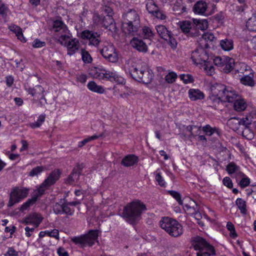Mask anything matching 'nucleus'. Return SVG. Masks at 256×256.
<instances>
[{"label": "nucleus", "mask_w": 256, "mask_h": 256, "mask_svg": "<svg viewBox=\"0 0 256 256\" xmlns=\"http://www.w3.org/2000/svg\"><path fill=\"white\" fill-rule=\"evenodd\" d=\"M146 210V206L140 200H134L124 207L122 216L127 222L134 224L140 220L142 212Z\"/></svg>", "instance_id": "f257e3e1"}, {"label": "nucleus", "mask_w": 256, "mask_h": 256, "mask_svg": "<svg viewBox=\"0 0 256 256\" xmlns=\"http://www.w3.org/2000/svg\"><path fill=\"white\" fill-rule=\"evenodd\" d=\"M122 30L126 34L134 36L140 27V18L135 10H130L123 15Z\"/></svg>", "instance_id": "f03ea898"}, {"label": "nucleus", "mask_w": 256, "mask_h": 256, "mask_svg": "<svg viewBox=\"0 0 256 256\" xmlns=\"http://www.w3.org/2000/svg\"><path fill=\"white\" fill-rule=\"evenodd\" d=\"M128 72L134 80L146 84L150 83L154 77L153 72L146 65L132 64L128 68Z\"/></svg>", "instance_id": "7ed1b4c3"}, {"label": "nucleus", "mask_w": 256, "mask_h": 256, "mask_svg": "<svg viewBox=\"0 0 256 256\" xmlns=\"http://www.w3.org/2000/svg\"><path fill=\"white\" fill-rule=\"evenodd\" d=\"M160 227L164 230L171 236L176 238L183 233L182 225L176 220L168 217H164L160 222Z\"/></svg>", "instance_id": "20e7f679"}, {"label": "nucleus", "mask_w": 256, "mask_h": 256, "mask_svg": "<svg viewBox=\"0 0 256 256\" xmlns=\"http://www.w3.org/2000/svg\"><path fill=\"white\" fill-rule=\"evenodd\" d=\"M211 92L215 94H219L224 102H233L238 96L236 92L230 87L221 84H215L210 88Z\"/></svg>", "instance_id": "39448f33"}, {"label": "nucleus", "mask_w": 256, "mask_h": 256, "mask_svg": "<svg viewBox=\"0 0 256 256\" xmlns=\"http://www.w3.org/2000/svg\"><path fill=\"white\" fill-rule=\"evenodd\" d=\"M192 245L194 249L198 250L197 256H210L216 254L214 248L202 237H195L192 240Z\"/></svg>", "instance_id": "423d86ee"}, {"label": "nucleus", "mask_w": 256, "mask_h": 256, "mask_svg": "<svg viewBox=\"0 0 256 256\" xmlns=\"http://www.w3.org/2000/svg\"><path fill=\"white\" fill-rule=\"evenodd\" d=\"M94 22L98 26L108 30L112 32L116 33L117 28L112 17V15H100L95 14L94 16Z\"/></svg>", "instance_id": "0eeeda50"}, {"label": "nucleus", "mask_w": 256, "mask_h": 256, "mask_svg": "<svg viewBox=\"0 0 256 256\" xmlns=\"http://www.w3.org/2000/svg\"><path fill=\"white\" fill-rule=\"evenodd\" d=\"M100 52L106 60L110 62L116 63L118 61V52L112 44L104 43Z\"/></svg>", "instance_id": "6e6552de"}, {"label": "nucleus", "mask_w": 256, "mask_h": 256, "mask_svg": "<svg viewBox=\"0 0 256 256\" xmlns=\"http://www.w3.org/2000/svg\"><path fill=\"white\" fill-rule=\"evenodd\" d=\"M98 238V230H91L88 234L78 237H74L72 241L74 244H80L82 246L86 245L92 246L97 241Z\"/></svg>", "instance_id": "1a4fd4ad"}, {"label": "nucleus", "mask_w": 256, "mask_h": 256, "mask_svg": "<svg viewBox=\"0 0 256 256\" xmlns=\"http://www.w3.org/2000/svg\"><path fill=\"white\" fill-rule=\"evenodd\" d=\"M28 192L29 189L26 188H14L10 194V200L8 206L11 207L16 204L20 202L27 196Z\"/></svg>", "instance_id": "9d476101"}, {"label": "nucleus", "mask_w": 256, "mask_h": 256, "mask_svg": "<svg viewBox=\"0 0 256 256\" xmlns=\"http://www.w3.org/2000/svg\"><path fill=\"white\" fill-rule=\"evenodd\" d=\"M94 77L99 80H109L115 82L118 84H124L125 80L116 72H111L106 70H102L100 72H96Z\"/></svg>", "instance_id": "9b49d317"}, {"label": "nucleus", "mask_w": 256, "mask_h": 256, "mask_svg": "<svg viewBox=\"0 0 256 256\" xmlns=\"http://www.w3.org/2000/svg\"><path fill=\"white\" fill-rule=\"evenodd\" d=\"M52 30L58 36H60L58 40H65L70 38L68 28L62 20H56L54 22Z\"/></svg>", "instance_id": "f8f14e48"}, {"label": "nucleus", "mask_w": 256, "mask_h": 256, "mask_svg": "<svg viewBox=\"0 0 256 256\" xmlns=\"http://www.w3.org/2000/svg\"><path fill=\"white\" fill-rule=\"evenodd\" d=\"M202 46L196 48L192 53L191 58L196 64H202L207 62L208 56Z\"/></svg>", "instance_id": "ddd939ff"}, {"label": "nucleus", "mask_w": 256, "mask_h": 256, "mask_svg": "<svg viewBox=\"0 0 256 256\" xmlns=\"http://www.w3.org/2000/svg\"><path fill=\"white\" fill-rule=\"evenodd\" d=\"M57 42L62 46H66L68 50V54L72 56L79 49L80 42L76 38L68 39L64 40H58Z\"/></svg>", "instance_id": "4468645a"}, {"label": "nucleus", "mask_w": 256, "mask_h": 256, "mask_svg": "<svg viewBox=\"0 0 256 256\" xmlns=\"http://www.w3.org/2000/svg\"><path fill=\"white\" fill-rule=\"evenodd\" d=\"M180 26L182 31L188 37L195 38L200 34L199 31L194 27V24L189 21L180 22Z\"/></svg>", "instance_id": "2eb2a0df"}, {"label": "nucleus", "mask_w": 256, "mask_h": 256, "mask_svg": "<svg viewBox=\"0 0 256 256\" xmlns=\"http://www.w3.org/2000/svg\"><path fill=\"white\" fill-rule=\"evenodd\" d=\"M82 39L89 40V44L98 47L100 42V34L96 32L90 30H84L81 33Z\"/></svg>", "instance_id": "dca6fc26"}, {"label": "nucleus", "mask_w": 256, "mask_h": 256, "mask_svg": "<svg viewBox=\"0 0 256 256\" xmlns=\"http://www.w3.org/2000/svg\"><path fill=\"white\" fill-rule=\"evenodd\" d=\"M25 90L31 94L33 97L38 98L41 97V99H44L45 103H47L46 100L45 98V90L40 85H36L34 88L27 87L24 86Z\"/></svg>", "instance_id": "f3484780"}, {"label": "nucleus", "mask_w": 256, "mask_h": 256, "mask_svg": "<svg viewBox=\"0 0 256 256\" xmlns=\"http://www.w3.org/2000/svg\"><path fill=\"white\" fill-rule=\"evenodd\" d=\"M130 44L133 48L140 52L146 53L148 50V47L146 43L138 38L134 37L131 40Z\"/></svg>", "instance_id": "a211bd4d"}, {"label": "nucleus", "mask_w": 256, "mask_h": 256, "mask_svg": "<svg viewBox=\"0 0 256 256\" xmlns=\"http://www.w3.org/2000/svg\"><path fill=\"white\" fill-rule=\"evenodd\" d=\"M84 166L83 164H78L73 169L71 174L68 178L67 181L68 184L74 182L79 178L80 175Z\"/></svg>", "instance_id": "6ab92c4d"}, {"label": "nucleus", "mask_w": 256, "mask_h": 256, "mask_svg": "<svg viewBox=\"0 0 256 256\" xmlns=\"http://www.w3.org/2000/svg\"><path fill=\"white\" fill-rule=\"evenodd\" d=\"M216 39L212 33L205 32L202 36L200 44L204 48H208L210 46L208 42L212 44L216 40Z\"/></svg>", "instance_id": "aec40b11"}, {"label": "nucleus", "mask_w": 256, "mask_h": 256, "mask_svg": "<svg viewBox=\"0 0 256 256\" xmlns=\"http://www.w3.org/2000/svg\"><path fill=\"white\" fill-rule=\"evenodd\" d=\"M156 29L158 36L165 40L170 38V36L172 32L164 25H157L156 26Z\"/></svg>", "instance_id": "412c9836"}, {"label": "nucleus", "mask_w": 256, "mask_h": 256, "mask_svg": "<svg viewBox=\"0 0 256 256\" xmlns=\"http://www.w3.org/2000/svg\"><path fill=\"white\" fill-rule=\"evenodd\" d=\"M42 218L40 214L34 213L26 218L24 222L26 224H33L36 227H38L42 222Z\"/></svg>", "instance_id": "4be33fe9"}, {"label": "nucleus", "mask_w": 256, "mask_h": 256, "mask_svg": "<svg viewBox=\"0 0 256 256\" xmlns=\"http://www.w3.org/2000/svg\"><path fill=\"white\" fill-rule=\"evenodd\" d=\"M138 161V156L134 154H128L124 157L121 162V164L126 166L129 167L137 164Z\"/></svg>", "instance_id": "5701e85b"}, {"label": "nucleus", "mask_w": 256, "mask_h": 256, "mask_svg": "<svg viewBox=\"0 0 256 256\" xmlns=\"http://www.w3.org/2000/svg\"><path fill=\"white\" fill-rule=\"evenodd\" d=\"M60 175V172L59 170H56L51 172L46 179L44 182L48 186L54 184L59 179Z\"/></svg>", "instance_id": "b1692460"}, {"label": "nucleus", "mask_w": 256, "mask_h": 256, "mask_svg": "<svg viewBox=\"0 0 256 256\" xmlns=\"http://www.w3.org/2000/svg\"><path fill=\"white\" fill-rule=\"evenodd\" d=\"M188 94L190 99L192 101L202 100L204 98V94L198 89L190 88Z\"/></svg>", "instance_id": "393cba45"}, {"label": "nucleus", "mask_w": 256, "mask_h": 256, "mask_svg": "<svg viewBox=\"0 0 256 256\" xmlns=\"http://www.w3.org/2000/svg\"><path fill=\"white\" fill-rule=\"evenodd\" d=\"M208 6L205 2L199 0L194 4L193 7V11L195 14H204Z\"/></svg>", "instance_id": "a878e982"}, {"label": "nucleus", "mask_w": 256, "mask_h": 256, "mask_svg": "<svg viewBox=\"0 0 256 256\" xmlns=\"http://www.w3.org/2000/svg\"><path fill=\"white\" fill-rule=\"evenodd\" d=\"M240 82L244 85L253 86H254V74L250 72L245 75H244L240 78Z\"/></svg>", "instance_id": "bb28decb"}, {"label": "nucleus", "mask_w": 256, "mask_h": 256, "mask_svg": "<svg viewBox=\"0 0 256 256\" xmlns=\"http://www.w3.org/2000/svg\"><path fill=\"white\" fill-rule=\"evenodd\" d=\"M212 95L209 97L208 102L211 104V106L216 108V107L220 104L224 102L223 100L219 94H215L212 92H211Z\"/></svg>", "instance_id": "cd10ccee"}, {"label": "nucleus", "mask_w": 256, "mask_h": 256, "mask_svg": "<svg viewBox=\"0 0 256 256\" xmlns=\"http://www.w3.org/2000/svg\"><path fill=\"white\" fill-rule=\"evenodd\" d=\"M202 130L206 135L208 136H211L214 134H216L218 136L220 134V131L218 128L216 127L212 128L209 124H206L203 126Z\"/></svg>", "instance_id": "c85d7f7f"}, {"label": "nucleus", "mask_w": 256, "mask_h": 256, "mask_svg": "<svg viewBox=\"0 0 256 256\" xmlns=\"http://www.w3.org/2000/svg\"><path fill=\"white\" fill-rule=\"evenodd\" d=\"M88 88L92 92L98 94H103L104 88L101 86L98 85L94 81L90 82L87 85Z\"/></svg>", "instance_id": "c756f323"}, {"label": "nucleus", "mask_w": 256, "mask_h": 256, "mask_svg": "<svg viewBox=\"0 0 256 256\" xmlns=\"http://www.w3.org/2000/svg\"><path fill=\"white\" fill-rule=\"evenodd\" d=\"M221 48L225 51H230L234 48L233 41L231 39L225 38L220 42Z\"/></svg>", "instance_id": "7c9ffc66"}, {"label": "nucleus", "mask_w": 256, "mask_h": 256, "mask_svg": "<svg viewBox=\"0 0 256 256\" xmlns=\"http://www.w3.org/2000/svg\"><path fill=\"white\" fill-rule=\"evenodd\" d=\"M249 71L251 72L252 70L250 67L246 65L245 64L242 63L240 64V67L239 69L236 70L234 71V74L235 76L242 77L244 74L245 72Z\"/></svg>", "instance_id": "2f4dec72"}, {"label": "nucleus", "mask_w": 256, "mask_h": 256, "mask_svg": "<svg viewBox=\"0 0 256 256\" xmlns=\"http://www.w3.org/2000/svg\"><path fill=\"white\" fill-rule=\"evenodd\" d=\"M195 28L204 30L208 28V22L206 20H194V24Z\"/></svg>", "instance_id": "473e14b6"}, {"label": "nucleus", "mask_w": 256, "mask_h": 256, "mask_svg": "<svg viewBox=\"0 0 256 256\" xmlns=\"http://www.w3.org/2000/svg\"><path fill=\"white\" fill-rule=\"evenodd\" d=\"M234 102V108L238 112L244 110L247 106V104L243 99L237 98Z\"/></svg>", "instance_id": "72a5a7b5"}, {"label": "nucleus", "mask_w": 256, "mask_h": 256, "mask_svg": "<svg viewBox=\"0 0 256 256\" xmlns=\"http://www.w3.org/2000/svg\"><path fill=\"white\" fill-rule=\"evenodd\" d=\"M196 208L194 206H190L189 204H186L184 206V210L190 214L194 215L196 218H199L200 217V214L198 212L197 206L196 204Z\"/></svg>", "instance_id": "f704fd0d"}, {"label": "nucleus", "mask_w": 256, "mask_h": 256, "mask_svg": "<svg viewBox=\"0 0 256 256\" xmlns=\"http://www.w3.org/2000/svg\"><path fill=\"white\" fill-rule=\"evenodd\" d=\"M246 26L250 31H256V16H252L248 20Z\"/></svg>", "instance_id": "c9c22d12"}, {"label": "nucleus", "mask_w": 256, "mask_h": 256, "mask_svg": "<svg viewBox=\"0 0 256 256\" xmlns=\"http://www.w3.org/2000/svg\"><path fill=\"white\" fill-rule=\"evenodd\" d=\"M236 204L238 206V209L240 210L241 214H246L247 212V210L246 208V201L241 198H238L236 199Z\"/></svg>", "instance_id": "e433bc0d"}, {"label": "nucleus", "mask_w": 256, "mask_h": 256, "mask_svg": "<svg viewBox=\"0 0 256 256\" xmlns=\"http://www.w3.org/2000/svg\"><path fill=\"white\" fill-rule=\"evenodd\" d=\"M46 118V114H42L39 116L36 122L30 123V126L32 128H36L40 127L43 122H44Z\"/></svg>", "instance_id": "4c0bfd02"}, {"label": "nucleus", "mask_w": 256, "mask_h": 256, "mask_svg": "<svg viewBox=\"0 0 256 256\" xmlns=\"http://www.w3.org/2000/svg\"><path fill=\"white\" fill-rule=\"evenodd\" d=\"M142 30L144 39L150 40L154 38V33L150 28L144 26L142 28Z\"/></svg>", "instance_id": "58836bf2"}, {"label": "nucleus", "mask_w": 256, "mask_h": 256, "mask_svg": "<svg viewBox=\"0 0 256 256\" xmlns=\"http://www.w3.org/2000/svg\"><path fill=\"white\" fill-rule=\"evenodd\" d=\"M37 200V196H33L32 198L28 199L25 202H24L20 206V211H24L28 208L30 206L34 204Z\"/></svg>", "instance_id": "ea45409f"}, {"label": "nucleus", "mask_w": 256, "mask_h": 256, "mask_svg": "<svg viewBox=\"0 0 256 256\" xmlns=\"http://www.w3.org/2000/svg\"><path fill=\"white\" fill-rule=\"evenodd\" d=\"M146 7L148 12L152 14H154L158 9V7L153 0H148Z\"/></svg>", "instance_id": "a19ab883"}, {"label": "nucleus", "mask_w": 256, "mask_h": 256, "mask_svg": "<svg viewBox=\"0 0 256 256\" xmlns=\"http://www.w3.org/2000/svg\"><path fill=\"white\" fill-rule=\"evenodd\" d=\"M81 54L82 60L84 63L89 64L92 62V58L88 51L83 48H82Z\"/></svg>", "instance_id": "79ce46f5"}, {"label": "nucleus", "mask_w": 256, "mask_h": 256, "mask_svg": "<svg viewBox=\"0 0 256 256\" xmlns=\"http://www.w3.org/2000/svg\"><path fill=\"white\" fill-rule=\"evenodd\" d=\"M103 135H104V134L102 133L100 135H94L91 136H89L88 138H85L84 140H82V141L79 142L78 146L79 148H81V147L83 146L84 145H85L88 142H89L91 140H96L100 137H102L103 136Z\"/></svg>", "instance_id": "37998d69"}, {"label": "nucleus", "mask_w": 256, "mask_h": 256, "mask_svg": "<svg viewBox=\"0 0 256 256\" xmlns=\"http://www.w3.org/2000/svg\"><path fill=\"white\" fill-rule=\"evenodd\" d=\"M48 186L45 182H44L40 185L37 190V193L34 196H37V198L44 194L46 190L48 189Z\"/></svg>", "instance_id": "c03bdc74"}, {"label": "nucleus", "mask_w": 256, "mask_h": 256, "mask_svg": "<svg viewBox=\"0 0 256 256\" xmlns=\"http://www.w3.org/2000/svg\"><path fill=\"white\" fill-rule=\"evenodd\" d=\"M233 120L236 121L237 123L238 124H242V125L245 126H246V128H247V126L249 124H251V122H252L250 120H249L247 117H246L245 118H243L242 119L240 120L238 119H236L235 118H232L228 120V122L230 123V122H232Z\"/></svg>", "instance_id": "a18cd8bd"}, {"label": "nucleus", "mask_w": 256, "mask_h": 256, "mask_svg": "<svg viewBox=\"0 0 256 256\" xmlns=\"http://www.w3.org/2000/svg\"><path fill=\"white\" fill-rule=\"evenodd\" d=\"M234 60L232 58H229L228 59V61L226 62V66H224V68H223V70L225 72H229L234 68Z\"/></svg>", "instance_id": "49530a36"}, {"label": "nucleus", "mask_w": 256, "mask_h": 256, "mask_svg": "<svg viewBox=\"0 0 256 256\" xmlns=\"http://www.w3.org/2000/svg\"><path fill=\"white\" fill-rule=\"evenodd\" d=\"M62 201L60 200V202H56L53 206L54 212L56 214H62L63 202Z\"/></svg>", "instance_id": "de8ad7c7"}, {"label": "nucleus", "mask_w": 256, "mask_h": 256, "mask_svg": "<svg viewBox=\"0 0 256 256\" xmlns=\"http://www.w3.org/2000/svg\"><path fill=\"white\" fill-rule=\"evenodd\" d=\"M177 74L176 73L173 72H169L166 76H165V80L166 82L168 84H172L174 82L176 78Z\"/></svg>", "instance_id": "09e8293b"}, {"label": "nucleus", "mask_w": 256, "mask_h": 256, "mask_svg": "<svg viewBox=\"0 0 256 256\" xmlns=\"http://www.w3.org/2000/svg\"><path fill=\"white\" fill-rule=\"evenodd\" d=\"M226 228L230 232V236L232 238H235L238 235L235 230V228L233 224L230 222H227Z\"/></svg>", "instance_id": "8fccbe9b"}, {"label": "nucleus", "mask_w": 256, "mask_h": 256, "mask_svg": "<svg viewBox=\"0 0 256 256\" xmlns=\"http://www.w3.org/2000/svg\"><path fill=\"white\" fill-rule=\"evenodd\" d=\"M64 202H63V212L62 214H66L68 216H72L74 214V210L70 208L69 206V204H68V202L64 200Z\"/></svg>", "instance_id": "3c124183"}, {"label": "nucleus", "mask_w": 256, "mask_h": 256, "mask_svg": "<svg viewBox=\"0 0 256 256\" xmlns=\"http://www.w3.org/2000/svg\"><path fill=\"white\" fill-rule=\"evenodd\" d=\"M239 169V167L233 162H230L226 166V170L230 174L238 172Z\"/></svg>", "instance_id": "603ef678"}, {"label": "nucleus", "mask_w": 256, "mask_h": 256, "mask_svg": "<svg viewBox=\"0 0 256 256\" xmlns=\"http://www.w3.org/2000/svg\"><path fill=\"white\" fill-rule=\"evenodd\" d=\"M242 176V178L239 182V185L241 188H244L248 186L250 184V180L248 178L246 177L245 174L242 172H240Z\"/></svg>", "instance_id": "864d4df0"}, {"label": "nucleus", "mask_w": 256, "mask_h": 256, "mask_svg": "<svg viewBox=\"0 0 256 256\" xmlns=\"http://www.w3.org/2000/svg\"><path fill=\"white\" fill-rule=\"evenodd\" d=\"M44 170V168L42 166H38L32 168L29 173V176L33 177L38 176Z\"/></svg>", "instance_id": "5fc2aeb1"}, {"label": "nucleus", "mask_w": 256, "mask_h": 256, "mask_svg": "<svg viewBox=\"0 0 256 256\" xmlns=\"http://www.w3.org/2000/svg\"><path fill=\"white\" fill-rule=\"evenodd\" d=\"M47 236L54 238L57 240H60L59 231L56 229H54L52 230H46Z\"/></svg>", "instance_id": "6e6d98bb"}, {"label": "nucleus", "mask_w": 256, "mask_h": 256, "mask_svg": "<svg viewBox=\"0 0 256 256\" xmlns=\"http://www.w3.org/2000/svg\"><path fill=\"white\" fill-rule=\"evenodd\" d=\"M180 78L185 84L192 82L194 80L192 76L190 74H182L180 76Z\"/></svg>", "instance_id": "4d7b16f0"}, {"label": "nucleus", "mask_w": 256, "mask_h": 256, "mask_svg": "<svg viewBox=\"0 0 256 256\" xmlns=\"http://www.w3.org/2000/svg\"><path fill=\"white\" fill-rule=\"evenodd\" d=\"M168 193L177 200L180 204L182 205V204L180 194L178 192L174 190H170L168 192Z\"/></svg>", "instance_id": "13d9d810"}, {"label": "nucleus", "mask_w": 256, "mask_h": 256, "mask_svg": "<svg viewBox=\"0 0 256 256\" xmlns=\"http://www.w3.org/2000/svg\"><path fill=\"white\" fill-rule=\"evenodd\" d=\"M8 12V9L4 4H2L0 5V16L3 18L6 19V18Z\"/></svg>", "instance_id": "bf43d9fd"}, {"label": "nucleus", "mask_w": 256, "mask_h": 256, "mask_svg": "<svg viewBox=\"0 0 256 256\" xmlns=\"http://www.w3.org/2000/svg\"><path fill=\"white\" fill-rule=\"evenodd\" d=\"M242 136L248 140H251L254 137L253 133L250 132V129L248 128H246L243 130Z\"/></svg>", "instance_id": "052dcab7"}, {"label": "nucleus", "mask_w": 256, "mask_h": 256, "mask_svg": "<svg viewBox=\"0 0 256 256\" xmlns=\"http://www.w3.org/2000/svg\"><path fill=\"white\" fill-rule=\"evenodd\" d=\"M46 46V42L40 41L38 39L35 40L32 42V46L34 48H40L44 47Z\"/></svg>", "instance_id": "680f3d73"}, {"label": "nucleus", "mask_w": 256, "mask_h": 256, "mask_svg": "<svg viewBox=\"0 0 256 256\" xmlns=\"http://www.w3.org/2000/svg\"><path fill=\"white\" fill-rule=\"evenodd\" d=\"M5 256H18V252L16 251L13 247H9L6 252L4 254Z\"/></svg>", "instance_id": "e2e57ef3"}, {"label": "nucleus", "mask_w": 256, "mask_h": 256, "mask_svg": "<svg viewBox=\"0 0 256 256\" xmlns=\"http://www.w3.org/2000/svg\"><path fill=\"white\" fill-rule=\"evenodd\" d=\"M204 70L206 72L208 75L211 76L214 72V68L212 66H208V62L204 64Z\"/></svg>", "instance_id": "0e129e2a"}, {"label": "nucleus", "mask_w": 256, "mask_h": 256, "mask_svg": "<svg viewBox=\"0 0 256 256\" xmlns=\"http://www.w3.org/2000/svg\"><path fill=\"white\" fill-rule=\"evenodd\" d=\"M195 129H198L197 128L196 126H188L186 127V130L190 132V134L188 135V138H193L192 136V134H194V130H195Z\"/></svg>", "instance_id": "69168bd1"}, {"label": "nucleus", "mask_w": 256, "mask_h": 256, "mask_svg": "<svg viewBox=\"0 0 256 256\" xmlns=\"http://www.w3.org/2000/svg\"><path fill=\"white\" fill-rule=\"evenodd\" d=\"M166 41L168 42V44L170 45L172 48H174L176 47L177 42L176 39L173 38L172 33L170 36V38L168 39Z\"/></svg>", "instance_id": "338daca9"}, {"label": "nucleus", "mask_w": 256, "mask_h": 256, "mask_svg": "<svg viewBox=\"0 0 256 256\" xmlns=\"http://www.w3.org/2000/svg\"><path fill=\"white\" fill-rule=\"evenodd\" d=\"M223 184L228 188H232L233 184L231 179L228 177H226L223 179Z\"/></svg>", "instance_id": "774afa93"}]
</instances>
